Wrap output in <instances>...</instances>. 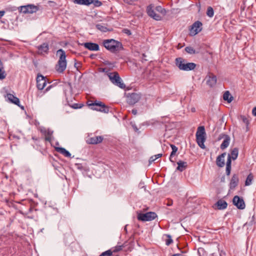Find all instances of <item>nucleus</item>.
Wrapping results in <instances>:
<instances>
[{
    "label": "nucleus",
    "mask_w": 256,
    "mask_h": 256,
    "mask_svg": "<svg viewBox=\"0 0 256 256\" xmlns=\"http://www.w3.org/2000/svg\"><path fill=\"white\" fill-rule=\"evenodd\" d=\"M192 112H195V108H192Z\"/></svg>",
    "instance_id": "obj_60"
},
{
    "label": "nucleus",
    "mask_w": 256,
    "mask_h": 256,
    "mask_svg": "<svg viewBox=\"0 0 256 256\" xmlns=\"http://www.w3.org/2000/svg\"><path fill=\"white\" fill-rule=\"evenodd\" d=\"M238 148H234L231 150L230 153L228 154V156H230V158L232 160H236L238 158Z\"/></svg>",
    "instance_id": "obj_24"
},
{
    "label": "nucleus",
    "mask_w": 256,
    "mask_h": 256,
    "mask_svg": "<svg viewBox=\"0 0 256 256\" xmlns=\"http://www.w3.org/2000/svg\"><path fill=\"white\" fill-rule=\"evenodd\" d=\"M55 149L56 150V152L62 154L66 157L70 158L71 156L70 153L68 150H66L64 148L56 147Z\"/></svg>",
    "instance_id": "obj_23"
},
{
    "label": "nucleus",
    "mask_w": 256,
    "mask_h": 256,
    "mask_svg": "<svg viewBox=\"0 0 256 256\" xmlns=\"http://www.w3.org/2000/svg\"><path fill=\"white\" fill-rule=\"evenodd\" d=\"M40 132L44 134L45 136V140L46 141L48 140V133H47L46 129L44 128H40Z\"/></svg>",
    "instance_id": "obj_37"
},
{
    "label": "nucleus",
    "mask_w": 256,
    "mask_h": 256,
    "mask_svg": "<svg viewBox=\"0 0 256 256\" xmlns=\"http://www.w3.org/2000/svg\"><path fill=\"white\" fill-rule=\"evenodd\" d=\"M172 202H168V206H172Z\"/></svg>",
    "instance_id": "obj_59"
},
{
    "label": "nucleus",
    "mask_w": 256,
    "mask_h": 256,
    "mask_svg": "<svg viewBox=\"0 0 256 256\" xmlns=\"http://www.w3.org/2000/svg\"><path fill=\"white\" fill-rule=\"evenodd\" d=\"M88 106L90 107L92 110L99 111L104 113L108 114L110 111L109 107L106 106L104 103L96 100L94 102H88Z\"/></svg>",
    "instance_id": "obj_4"
},
{
    "label": "nucleus",
    "mask_w": 256,
    "mask_h": 256,
    "mask_svg": "<svg viewBox=\"0 0 256 256\" xmlns=\"http://www.w3.org/2000/svg\"><path fill=\"white\" fill-rule=\"evenodd\" d=\"M112 254V252L110 250H108L104 252H103L99 256H111Z\"/></svg>",
    "instance_id": "obj_39"
},
{
    "label": "nucleus",
    "mask_w": 256,
    "mask_h": 256,
    "mask_svg": "<svg viewBox=\"0 0 256 256\" xmlns=\"http://www.w3.org/2000/svg\"><path fill=\"white\" fill-rule=\"evenodd\" d=\"M6 74L4 70V65L0 60V80H3L6 77Z\"/></svg>",
    "instance_id": "obj_26"
},
{
    "label": "nucleus",
    "mask_w": 256,
    "mask_h": 256,
    "mask_svg": "<svg viewBox=\"0 0 256 256\" xmlns=\"http://www.w3.org/2000/svg\"><path fill=\"white\" fill-rule=\"evenodd\" d=\"M232 158H230V156H228V158L226 162V166H231L232 164Z\"/></svg>",
    "instance_id": "obj_41"
},
{
    "label": "nucleus",
    "mask_w": 256,
    "mask_h": 256,
    "mask_svg": "<svg viewBox=\"0 0 256 256\" xmlns=\"http://www.w3.org/2000/svg\"><path fill=\"white\" fill-rule=\"evenodd\" d=\"M37 87L39 90H42L46 84L45 78L42 75H38L36 78Z\"/></svg>",
    "instance_id": "obj_16"
},
{
    "label": "nucleus",
    "mask_w": 256,
    "mask_h": 256,
    "mask_svg": "<svg viewBox=\"0 0 256 256\" xmlns=\"http://www.w3.org/2000/svg\"><path fill=\"white\" fill-rule=\"evenodd\" d=\"M91 4H93L96 7H99L102 5V2L98 0H91Z\"/></svg>",
    "instance_id": "obj_38"
},
{
    "label": "nucleus",
    "mask_w": 256,
    "mask_h": 256,
    "mask_svg": "<svg viewBox=\"0 0 256 256\" xmlns=\"http://www.w3.org/2000/svg\"><path fill=\"white\" fill-rule=\"evenodd\" d=\"M184 50L187 53L190 54H196L198 53V51H196L193 48L190 46H186L184 48Z\"/></svg>",
    "instance_id": "obj_30"
},
{
    "label": "nucleus",
    "mask_w": 256,
    "mask_h": 256,
    "mask_svg": "<svg viewBox=\"0 0 256 256\" xmlns=\"http://www.w3.org/2000/svg\"><path fill=\"white\" fill-rule=\"evenodd\" d=\"M37 10V7L32 4H28L20 7V12L24 14H32L36 12Z\"/></svg>",
    "instance_id": "obj_13"
},
{
    "label": "nucleus",
    "mask_w": 256,
    "mask_h": 256,
    "mask_svg": "<svg viewBox=\"0 0 256 256\" xmlns=\"http://www.w3.org/2000/svg\"><path fill=\"white\" fill-rule=\"evenodd\" d=\"M242 120L243 122L246 124V126H248L249 124L248 120L247 118H246L245 116H242Z\"/></svg>",
    "instance_id": "obj_46"
},
{
    "label": "nucleus",
    "mask_w": 256,
    "mask_h": 256,
    "mask_svg": "<svg viewBox=\"0 0 256 256\" xmlns=\"http://www.w3.org/2000/svg\"><path fill=\"white\" fill-rule=\"evenodd\" d=\"M172 256H180V254H174L172 255Z\"/></svg>",
    "instance_id": "obj_58"
},
{
    "label": "nucleus",
    "mask_w": 256,
    "mask_h": 256,
    "mask_svg": "<svg viewBox=\"0 0 256 256\" xmlns=\"http://www.w3.org/2000/svg\"><path fill=\"white\" fill-rule=\"evenodd\" d=\"M232 202L238 209L244 210L246 207L243 198L238 196H236L234 197Z\"/></svg>",
    "instance_id": "obj_12"
},
{
    "label": "nucleus",
    "mask_w": 256,
    "mask_h": 256,
    "mask_svg": "<svg viewBox=\"0 0 256 256\" xmlns=\"http://www.w3.org/2000/svg\"><path fill=\"white\" fill-rule=\"evenodd\" d=\"M134 129H136V130H138V129L137 128H134Z\"/></svg>",
    "instance_id": "obj_63"
},
{
    "label": "nucleus",
    "mask_w": 256,
    "mask_h": 256,
    "mask_svg": "<svg viewBox=\"0 0 256 256\" xmlns=\"http://www.w3.org/2000/svg\"><path fill=\"white\" fill-rule=\"evenodd\" d=\"M223 98L230 103L232 100L233 97L230 96L229 91H226L224 94Z\"/></svg>",
    "instance_id": "obj_28"
},
{
    "label": "nucleus",
    "mask_w": 256,
    "mask_h": 256,
    "mask_svg": "<svg viewBox=\"0 0 256 256\" xmlns=\"http://www.w3.org/2000/svg\"><path fill=\"white\" fill-rule=\"evenodd\" d=\"M206 135L204 127V126H199L196 132V140L198 146L202 149L206 148L204 144L206 140Z\"/></svg>",
    "instance_id": "obj_5"
},
{
    "label": "nucleus",
    "mask_w": 256,
    "mask_h": 256,
    "mask_svg": "<svg viewBox=\"0 0 256 256\" xmlns=\"http://www.w3.org/2000/svg\"><path fill=\"white\" fill-rule=\"evenodd\" d=\"M84 106V104H77L75 103L72 104L71 107L74 109L80 108Z\"/></svg>",
    "instance_id": "obj_40"
},
{
    "label": "nucleus",
    "mask_w": 256,
    "mask_h": 256,
    "mask_svg": "<svg viewBox=\"0 0 256 256\" xmlns=\"http://www.w3.org/2000/svg\"><path fill=\"white\" fill-rule=\"evenodd\" d=\"M48 50V44H44L40 46V48L38 49V52L42 54H44V53H47Z\"/></svg>",
    "instance_id": "obj_29"
},
{
    "label": "nucleus",
    "mask_w": 256,
    "mask_h": 256,
    "mask_svg": "<svg viewBox=\"0 0 256 256\" xmlns=\"http://www.w3.org/2000/svg\"><path fill=\"white\" fill-rule=\"evenodd\" d=\"M124 33L126 34L128 36H130L132 34L130 30L128 28H124L122 30Z\"/></svg>",
    "instance_id": "obj_44"
},
{
    "label": "nucleus",
    "mask_w": 256,
    "mask_h": 256,
    "mask_svg": "<svg viewBox=\"0 0 256 256\" xmlns=\"http://www.w3.org/2000/svg\"><path fill=\"white\" fill-rule=\"evenodd\" d=\"M226 156V153L224 152L216 158V164L218 167L222 168L224 166V157Z\"/></svg>",
    "instance_id": "obj_19"
},
{
    "label": "nucleus",
    "mask_w": 256,
    "mask_h": 256,
    "mask_svg": "<svg viewBox=\"0 0 256 256\" xmlns=\"http://www.w3.org/2000/svg\"><path fill=\"white\" fill-rule=\"evenodd\" d=\"M206 14L208 16L212 18L214 14V12L213 8L211 6L208 7L206 12Z\"/></svg>",
    "instance_id": "obj_34"
},
{
    "label": "nucleus",
    "mask_w": 256,
    "mask_h": 256,
    "mask_svg": "<svg viewBox=\"0 0 256 256\" xmlns=\"http://www.w3.org/2000/svg\"><path fill=\"white\" fill-rule=\"evenodd\" d=\"M155 10L162 14H166V10L164 8H162L161 6H157L154 8Z\"/></svg>",
    "instance_id": "obj_35"
},
{
    "label": "nucleus",
    "mask_w": 256,
    "mask_h": 256,
    "mask_svg": "<svg viewBox=\"0 0 256 256\" xmlns=\"http://www.w3.org/2000/svg\"><path fill=\"white\" fill-rule=\"evenodd\" d=\"M162 154H158L154 155V156L156 157V158L158 159L160 158H161L162 156Z\"/></svg>",
    "instance_id": "obj_53"
},
{
    "label": "nucleus",
    "mask_w": 256,
    "mask_h": 256,
    "mask_svg": "<svg viewBox=\"0 0 256 256\" xmlns=\"http://www.w3.org/2000/svg\"><path fill=\"white\" fill-rule=\"evenodd\" d=\"M222 139H224L222 144L220 146V148L222 150H224L228 147L230 144V138L229 136L224 134H221L218 137V140H220Z\"/></svg>",
    "instance_id": "obj_11"
},
{
    "label": "nucleus",
    "mask_w": 256,
    "mask_h": 256,
    "mask_svg": "<svg viewBox=\"0 0 256 256\" xmlns=\"http://www.w3.org/2000/svg\"><path fill=\"white\" fill-rule=\"evenodd\" d=\"M126 3H127L129 4H133L135 2H137L138 0H123Z\"/></svg>",
    "instance_id": "obj_43"
},
{
    "label": "nucleus",
    "mask_w": 256,
    "mask_h": 256,
    "mask_svg": "<svg viewBox=\"0 0 256 256\" xmlns=\"http://www.w3.org/2000/svg\"><path fill=\"white\" fill-rule=\"evenodd\" d=\"M100 72H105L107 75H108V74L110 72H108V70H107V69L106 68H101L100 69Z\"/></svg>",
    "instance_id": "obj_48"
},
{
    "label": "nucleus",
    "mask_w": 256,
    "mask_h": 256,
    "mask_svg": "<svg viewBox=\"0 0 256 256\" xmlns=\"http://www.w3.org/2000/svg\"><path fill=\"white\" fill-rule=\"evenodd\" d=\"M239 182V178L238 174H234L231 178L229 184L230 190H234L238 186Z\"/></svg>",
    "instance_id": "obj_15"
},
{
    "label": "nucleus",
    "mask_w": 256,
    "mask_h": 256,
    "mask_svg": "<svg viewBox=\"0 0 256 256\" xmlns=\"http://www.w3.org/2000/svg\"><path fill=\"white\" fill-rule=\"evenodd\" d=\"M166 236L168 238L166 240V246H169L172 243L173 240H172V236L170 234H166Z\"/></svg>",
    "instance_id": "obj_36"
},
{
    "label": "nucleus",
    "mask_w": 256,
    "mask_h": 256,
    "mask_svg": "<svg viewBox=\"0 0 256 256\" xmlns=\"http://www.w3.org/2000/svg\"><path fill=\"white\" fill-rule=\"evenodd\" d=\"M91 0H74V2L81 5L89 6L91 4Z\"/></svg>",
    "instance_id": "obj_27"
},
{
    "label": "nucleus",
    "mask_w": 256,
    "mask_h": 256,
    "mask_svg": "<svg viewBox=\"0 0 256 256\" xmlns=\"http://www.w3.org/2000/svg\"><path fill=\"white\" fill-rule=\"evenodd\" d=\"M157 217L154 212H148L145 214L140 213L138 215V219L142 222L152 221Z\"/></svg>",
    "instance_id": "obj_8"
},
{
    "label": "nucleus",
    "mask_w": 256,
    "mask_h": 256,
    "mask_svg": "<svg viewBox=\"0 0 256 256\" xmlns=\"http://www.w3.org/2000/svg\"><path fill=\"white\" fill-rule=\"evenodd\" d=\"M252 114L254 116H256V107L253 108L252 110Z\"/></svg>",
    "instance_id": "obj_51"
},
{
    "label": "nucleus",
    "mask_w": 256,
    "mask_h": 256,
    "mask_svg": "<svg viewBox=\"0 0 256 256\" xmlns=\"http://www.w3.org/2000/svg\"><path fill=\"white\" fill-rule=\"evenodd\" d=\"M7 98L10 102L20 106L22 109H24L23 106H20V100L18 98L14 96L12 94H7Z\"/></svg>",
    "instance_id": "obj_20"
},
{
    "label": "nucleus",
    "mask_w": 256,
    "mask_h": 256,
    "mask_svg": "<svg viewBox=\"0 0 256 256\" xmlns=\"http://www.w3.org/2000/svg\"><path fill=\"white\" fill-rule=\"evenodd\" d=\"M202 30V23L200 21H196L190 26V34L194 36L200 32Z\"/></svg>",
    "instance_id": "obj_9"
},
{
    "label": "nucleus",
    "mask_w": 256,
    "mask_h": 256,
    "mask_svg": "<svg viewBox=\"0 0 256 256\" xmlns=\"http://www.w3.org/2000/svg\"><path fill=\"white\" fill-rule=\"evenodd\" d=\"M156 160V157L154 156H152L149 160V163L152 164V162L155 161Z\"/></svg>",
    "instance_id": "obj_47"
},
{
    "label": "nucleus",
    "mask_w": 256,
    "mask_h": 256,
    "mask_svg": "<svg viewBox=\"0 0 256 256\" xmlns=\"http://www.w3.org/2000/svg\"><path fill=\"white\" fill-rule=\"evenodd\" d=\"M170 146L172 149V152L170 153L169 160L171 162H174V161L172 160V158L176 154L178 150V148L175 145L172 144H170Z\"/></svg>",
    "instance_id": "obj_25"
},
{
    "label": "nucleus",
    "mask_w": 256,
    "mask_h": 256,
    "mask_svg": "<svg viewBox=\"0 0 256 256\" xmlns=\"http://www.w3.org/2000/svg\"><path fill=\"white\" fill-rule=\"evenodd\" d=\"M154 6L152 4H150L146 8V12L148 16L156 20H160L162 17L160 15L157 14L155 12Z\"/></svg>",
    "instance_id": "obj_10"
},
{
    "label": "nucleus",
    "mask_w": 256,
    "mask_h": 256,
    "mask_svg": "<svg viewBox=\"0 0 256 256\" xmlns=\"http://www.w3.org/2000/svg\"><path fill=\"white\" fill-rule=\"evenodd\" d=\"M80 63L76 62L74 64V67L76 68L77 70H78V67L80 66Z\"/></svg>",
    "instance_id": "obj_54"
},
{
    "label": "nucleus",
    "mask_w": 256,
    "mask_h": 256,
    "mask_svg": "<svg viewBox=\"0 0 256 256\" xmlns=\"http://www.w3.org/2000/svg\"><path fill=\"white\" fill-rule=\"evenodd\" d=\"M122 246H118L114 248V249L112 251V252H118L122 250Z\"/></svg>",
    "instance_id": "obj_42"
},
{
    "label": "nucleus",
    "mask_w": 256,
    "mask_h": 256,
    "mask_svg": "<svg viewBox=\"0 0 256 256\" xmlns=\"http://www.w3.org/2000/svg\"><path fill=\"white\" fill-rule=\"evenodd\" d=\"M104 138L102 136H96L89 138L87 142L89 144H96L102 142Z\"/></svg>",
    "instance_id": "obj_18"
},
{
    "label": "nucleus",
    "mask_w": 256,
    "mask_h": 256,
    "mask_svg": "<svg viewBox=\"0 0 256 256\" xmlns=\"http://www.w3.org/2000/svg\"><path fill=\"white\" fill-rule=\"evenodd\" d=\"M82 45L87 49L92 51H98L100 49L99 45L91 42H85Z\"/></svg>",
    "instance_id": "obj_17"
},
{
    "label": "nucleus",
    "mask_w": 256,
    "mask_h": 256,
    "mask_svg": "<svg viewBox=\"0 0 256 256\" xmlns=\"http://www.w3.org/2000/svg\"><path fill=\"white\" fill-rule=\"evenodd\" d=\"M59 80H54L52 82H49V90L55 86H56L58 83L59 82Z\"/></svg>",
    "instance_id": "obj_33"
},
{
    "label": "nucleus",
    "mask_w": 256,
    "mask_h": 256,
    "mask_svg": "<svg viewBox=\"0 0 256 256\" xmlns=\"http://www.w3.org/2000/svg\"><path fill=\"white\" fill-rule=\"evenodd\" d=\"M175 64L180 70L184 71L192 70L196 67V64L195 63L188 62L186 59L181 57L176 58Z\"/></svg>",
    "instance_id": "obj_2"
},
{
    "label": "nucleus",
    "mask_w": 256,
    "mask_h": 256,
    "mask_svg": "<svg viewBox=\"0 0 256 256\" xmlns=\"http://www.w3.org/2000/svg\"><path fill=\"white\" fill-rule=\"evenodd\" d=\"M206 84L210 88L214 87L216 84L217 78L213 74H210L206 76Z\"/></svg>",
    "instance_id": "obj_14"
},
{
    "label": "nucleus",
    "mask_w": 256,
    "mask_h": 256,
    "mask_svg": "<svg viewBox=\"0 0 256 256\" xmlns=\"http://www.w3.org/2000/svg\"><path fill=\"white\" fill-rule=\"evenodd\" d=\"M253 179L254 176L252 173H250L246 178V179L245 182V185L246 186H250L252 183Z\"/></svg>",
    "instance_id": "obj_31"
},
{
    "label": "nucleus",
    "mask_w": 256,
    "mask_h": 256,
    "mask_svg": "<svg viewBox=\"0 0 256 256\" xmlns=\"http://www.w3.org/2000/svg\"><path fill=\"white\" fill-rule=\"evenodd\" d=\"M103 45L106 50L112 53L120 52L124 49L122 42L114 39L104 40Z\"/></svg>",
    "instance_id": "obj_1"
},
{
    "label": "nucleus",
    "mask_w": 256,
    "mask_h": 256,
    "mask_svg": "<svg viewBox=\"0 0 256 256\" xmlns=\"http://www.w3.org/2000/svg\"><path fill=\"white\" fill-rule=\"evenodd\" d=\"M49 208H50L53 209V210H54V214L58 212V209L56 208H54L52 206H50V205H49Z\"/></svg>",
    "instance_id": "obj_49"
},
{
    "label": "nucleus",
    "mask_w": 256,
    "mask_h": 256,
    "mask_svg": "<svg viewBox=\"0 0 256 256\" xmlns=\"http://www.w3.org/2000/svg\"><path fill=\"white\" fill-rule=\"evenodd\" d=\"M52 132H50V130H49V132H48V134H49V142H50V134H52Z\"/></svg>",
    "instance_id": "obj_56"
},
{
    "label": "nucleus",
    "mask_w": 256,
    "mask_h": 256,
    "mask_svg": "<svg viewBox=\"0 0 256 256\" xmlns=\"http://www.w3.org/2000/svg\"><path fill=\"white\" fill-rule=\"evenodd\" d=\"M4 13H5L4 11H3V10L0 11V18H1L4 15Z\"/></svg>",
    "instance_id": "obj_55"
},
{
    "label": "nucleus",
    "mask_w": 256,
    "mask_h": 256,
    "mask_svg": "<svg viewBox=\"0 0 256 256\" xmlns=\"http://www.w3.org/2000/svg\"><path fill=\"white\" fill-rule=\"evenodd\" d=\"M108 76L110 82L114 85L122 89L126 88V85L122 82L118 72H109L108 74Z\"/></svg>",
    "instance_id": "obj_6"
},
{
    "label": "nucleus",
    "mask_w": 256,
    "mask_h": 256,
    "mask_svg": "<svg viewBox=\"0 0 256 256\" xmlns=\"http://www.w3.org/2000/svg\"><path fill=\"white\" fill-rule=\"evenodd\" d=\"M134 129H136V130H138V129L137 128H134Z\"/></svg>",
    "instance_id": "obj_62"
},
{
    "label": "nucleus",
    "mask_w": 256,
    "mask_h": 256,
    "mask_svg": "<svg viewBox=\"0 0 256 256\" xmlns=\"http://www.w3.org/2000/svg\"><path fill=\"white\" fill-rule=\"evenodd\" d=\"M96 27L98 30H100L102 32H106L108 30V29L106 27L101 24H96Z\"/></svg>",
    "instance_id": "obj_32"
},
{
    "label": "nucleus",
    "mask_w": 256,
    "mask_h": 256,
    "mask_svg": "<svg viewBox=\"0 0 256 256\" xmlns=\"http://www.w3.org/2000/svg\"><path fill=\"white\" fill-rule=\"evenodd\" d=\"M231 166H226V172L227 176H229L230 174Z\"/></svg>",
    "instance_id": "obj_45"
},
{
    "label": "nucleus",
    "mask_w": 256,
    "mask_h": 256,
    "mask_svg": "<svg viewBox=\"0 0 256 256\" xmlns=\"http://www.w3.org/2000/svg\"><path fill=\"white\" fill-rule=\"evenodd\" d=\"M60 54V58L58 64L56 65L55 68L58 73H62L66 67V55L65 52L62 49H60L57 51V54Z\"/></svg>",
    "instance_id": "obj_3"
},
{
    "label": "nucleus",
    "mask_w": 256,
    "mask_h": 256,
    "mask_svg": "<svg viewBox=\"0 0 256 256\" xmlns=\"http://www.w3.org/2000/svg\"><path fill=\"white\" fill-rule=\"evenodd\" d=\"M218 208L220 210H224L227 208L228 204L223 200H219L216 204Z\"/></svg>",
    "instance_id": "obj_22"
},
{
    "label": "nucleus",
    "mask_w": 256,
    "mask_h": 256,
    "mask_svg": "<svg viewBox=\"0 0 256 256\" xmlns=\"http://www.w3.org/2000/svg\"><path fill=\"white\" fill-rule=\"evenodd\" d=\"M132 113L134 114V115H136L137 114V110L135 108H134L132 110Z\"/></svg>",
    "instance_id": "obj_52"
},
{
    "label": "nucleus",
    "mask_w": 256,
    "mask_h": 256,
    "mask_svg": "<svg viewBox=\"0 0 256 256\" xmlns=\"http://www.w3.org/2000/svg\"><path fill=\"white\" fill-rule=\"evenodd\" d=\"M224 180H225L224 176H223L221 178V182H224Z\"/></svg>",
    "instance_id": "obj_57"
},
{
    "label": "nucleus",
    "mask_w": 256,
    "mask_h": 256,
    "mask_svg": "<svg viewBox=\"0 0 256 256\" xmlns=\"http://www.w3.org/2000/svg\"><path fill=\"white\" fill-rule=\"evenodd\" d=\"M141 98L140 93H128L126 95V102L130 105H134L140 100Z\"/></svg>",
    "instance_id": "obj_7"
},
{
    "label": "nucleus",
    "mask_w": 256,
    "mask_h": 256,
    "mask_svg": "<svg viewBox=\"0 0 256 256\" xmlns=\"http://www.w3.org/2000/svg\"><path fill=\"white\" fill-rule=\"evenodd\" d=\"M177 164L178 166L176 168V170L181 172L186 170L188 167V163L186 162L179 160L177 162Z\"/></svg>",
    "instance_id": "obj_21"
},
{
    "label": "nucleus",
    "mask_w": 256,
    "mask_h": 256,
    "mask_svg": "<svg viewBox=\"0 0 256 256\" xmlns=\"http://www.w3.org/2000/svg\"><path fill=\"white\" fill-rule=\"evenodd\" d=\"M64 93L66 94V90H64Z\"/></svg>",
    "instance_id": "obj_61"
},
{
    "label": "nucleus",
    "mask_w": 256,
    "mask_h": 256,
    "mask_svg": "<svg viewBox=\"0 0 256 256\" xmlns=\"http://www.w3.org/2000/svg\"><path fill=\"white\" fill-rule=\"evenodd\" d=\"M68 89L70 90V94H72V85L71 83L69 82L68 84Z\"/></svg>",
    "instance_id": "obj_50"
}]
</instances>
